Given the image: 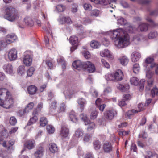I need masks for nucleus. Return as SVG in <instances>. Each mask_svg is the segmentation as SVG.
I'll return each mask as SVG.
<instances>
[{
  "label": "nucleus",
  "mask_w": 158,
  "mask_h": 158,
  "mask_svg": "<svg viewBox=\"0 0 158 158\" xmlns=\"http://www.w3.org/2000/svg\"><path fill=\"white\" fill-rule=\"evenodd\" d=\"M14 102L10 93L6 88L0 89V105L6 109L12 108Z\"/></svg>",
  "instance_id": "f257e3e1"
},
{
  "label": "nucleus",
  "mask_w": 158,
  "mask_h": 158,
  "mask_svg": "<svg viewBox=\"0 0 158 158\" xmlns=\"http://www.w3.org/2000/svg\"><path fill=\"white\" fill-rule=\"evenodd\" d=\"M114 44L119 48L127 46L130 44L129 36L125 32L124 34H123L118 39L114 40Z\"/></svg>",
  "instance_id": "f03ea898"
},
{
  "label": "nucleus",
  "mask_w": 158,
  "mask_h": 158,
  "mask_svg": "<svg viewBox=\"0 0 158 158\" xmlns=\"http://www.w3.org/2000/svg\"><path fill=\"white\" fill-rule=\"evenodd\" d=\"M4 18L10 21L13 22L19 18V14L15 8L11 6L6 8Z\"/></svg>",
  "instance_id": "7ed1b4c3"
},
{
  "label": "nucleus",
  "mask_w": 158,
  "mask_h": 158,
  "mask_svg": "<svg viewBox=\"0 0 158 158\" xmlns=\"http://www.w3.org/2000/svg\"><path fill=\"white\" fill-rule=\"evenodd\" d=\"M126 32L123 29L121 28L117 29L115 30L110 31V35L111 37L114 40V41L118 39L123 34H124Z\"/></svg>",
  "instance_id": "20e7f679"
},
{
  "label": "nucleus",
  "mask_w": 158,
  "mask_h": 158,
  "mask_svg": "<svg viewBox=\"0 0 158 158\" xmlns=\"http://www.w3.org/2000/svg\"><path fill=\"white\" fill-rule=\"evenodd\" d=\"M83 68L89 73H93L95 70L94 65L89 61L84 62Z\"/></svg>",
  "instance_id": "39448f33"
},
{
  "label": "nucleus",
  "mask_w": 158,
  "mask_h": 158,
  "mask_svg": "<svg viewBox=\"0 0 158 158\" xmlns=\"http://www.w3.org/2000/svg\"><path fill=\"white\" fill-rule=\"evenodd\" d=\"M63 93L65 98L70 99L77 92L74 89L69 88L65 89Z\"/></svg>",
  "instance_id": "423d86ee"
},
{
  "label": "nucleus",
  "mask_w": 158,
  "mask_h": 158,
  "mask_svg": "<svg viewBox=\"0 0 158 158\" xmlns=\"http://www.w3.org/2000/svg\"><path fill=\"white\" fill-rule=\"evenodd\" d=\"M69 41L73 46L70 48V51L71 52L77 48L78 44V38L75 36H71L69 38Z\"/></svg>",
  "instance_id": "0eeeda50"
},
{
  "label": "nucleus",
  "mask_w": 158,
  "mask_h": 158,
  "mask_svg": "<svg viewBox=\"0 0 158 158\" xmlns=\"http://www.w3.org/2000/svg\"><path fill=\"white\" fill-rule=\"evenodd\" d=\"M17 51L14 48L11 49L8 53V57L10 61H14L17 58Z\"/></svg>",
  "instance_id": "6e6552de"
},
{
  "label": "nucleus",
  "mask_w": 158,
  "mask_h": 158,
  "mask_svg": "<svg viewBox=\"0 0 158 158\" xmlns=\"http://www.w3.org/2000/svg\"><path fill=\"white\" fill-rule=\"evenodd\" d=\"M32 59L31 55L28 54L25 55L23 60L24 64L26 66H30L32 64Z\"/></svg>",
  "instance_id": "1a4fd4ad"
},
{
  "label": "nucleus",
  "mask_w": 158,
  "mask_h": 158,
  "mask_svg": "<svg viewBox=\"0 0 158 158\" xmlns=\"http://www.w3.org/2000/svg\"><path fill=\"white\" fill-rule=\"evenodd\" d=\"M114 80L116 81L122 80L123 77V73L121 70L119 69L113 73Z\"/></svg>",
  "instance_id": "9d476101"
},
{
  "label": "nucleus",
  "mask_w": 158,
  "mask_h": 158,
  "mask_svg": "<svg viewBox=\"0 0 158 158\" xmlns=\"http://www.w3.org/2000/svg\"><path fill=\"white\" fill-rule=\"evenodd\" d=\"M153 73L150 70H148L146 72V77L148 79V86H150L153 84V80L152 79V76Z\"/></svg>",
  "instance_id": "9b49d317"
},
{
  "label": "nucleus",
  "mask_w": 158,
  "mask_h": 158,
  "mask_svg": "<svg viewBox=\"0 0 158 158\" xmlns=\"http://www.w3.org/2000/svg\"><path fill=\"white\" fill-rule=\"evenodd\" d=\"M141 57L140 54L138 52L135 51L131 54V59L132 62H136L139 60Z\"/></svg>",
  "instance_id": "f8f14e48"
},
{
  "label": "nucleus",
  "mask_w": 158,
  "mask_h": 158,
  "mask_svg": "<svg viewBox=\"0 0 158 158\" xmlns=\"http://www.w3.org/2000/svg\"><path fill=\"white\" fill-rule=\"evenodd\" d=\"M85 125H88L87 130L88 132H90L94 130L95 128V125L94 123L91 122L89 120L85 122Z\"/></svg>",
  "instance_id": "ddd939ff"
},
{
  "label": "nucleus",
  "mask_w": 158,
  "mask_h": 158,
  "mask_svg": "<svg viewBox=\"0 0 158 158\" xmlns=\"http://www.w3.org/2000/svg\"><path fill=\"white\" fill-rule=\"evenodd\" d=\"M116 114V111L114 110L107 111L105 114L106 118L109 119H112Z\"/></svg>",
  "instance_id": "4468645a"
},
{
  "label": "nucleus",
  "mask_w": 158,
  "mask_h": 158,
  "mask_svg": "<svg viewBox=\"0 0 158 158\" xmlns=\"http://www.w3.org/2000/svg\"><path fill=\"white\" fill-rule=\"evenodd\" d=\"M84 62H82L79 60H77L74 61L72 63V65L73 67L78 70H80L81 68H83V63Z\"/></svg>",
  "instance_id": "2eb2a0df"
},
{
  "label": "nucleus",
  "mask_w": 158,
  "mask_h": 158,
  "mask_svg": "<svg viewBox=\"0 0 158 158\" xmlns=\"http://www.w3.org/2000/svg\"><path fill=\"white\" fill-rule=\"evenodd\" d=\"M3 68L5 72L11 74L13 72V67L10 64H5L3 67Z\"/></svg>",
  "instance_id": "dca6fc26"
},
{
  "label": "nucleus",
  "mask_w": 158,
  "mask_h": 158,
  "mask_svg": "<svg viewBox=\"0 0 158 158\" xmlns=\"http://www.w3.org/2000/svg\"><path fill=\"white\" fill-rule=\"evenodd\" d=\"M103 148L106 152L108 153L112 151L111 144L108 142H105L103 144Z\"/></svg>",
  "instance_id": "f3484780"
},
{
  "label": "nucleus",
  "mask_w": 158,
  "mask_h": 158,
  "mask_svg": "<svg viewBox=\"0 0 158 158\" xmlns=\"http://www.w3.org/2000/svg\"><path fill=\"white\" fill-rule=\"evenodd\" d=\"M77 102L80 106L81 110L82 111L84 109L85 105L86 103V101L84 98H81L78 99Z\"/></svg>",
  "instance_id": "a211bd4d"
},
{
  "label": "nucleus",
  "mask_w": 158,
  "mask_h": 158,
  "mask_svg": "<svg viewBox=\"0 0 158 158\" xmlns=\"http://www.w3.org/2000/svg\"><path fill=\"white\" fill-rule=\"evenodd\" d=\"M44 149L42 147H40L34 153V156L36 158H40L43 155Z\"/></svg>",
  "instance_id": "6ab92c4d"
},
{
  "label": "nucleus",
  "mask_w": 158,
  "mask_h": 158,
  "mask_svg": "<svg viewBox=\"0 0 158 158\" xmlns=\"http://www.w3.org/2000/svg\"><path fill=\"white\" fill-rule=\"evenodd\" d=\"M148 25L145 23H141L139 26L138 30L141 31H145L148 30Z\"/></svg>",
  "instance_id": "aec40b11"
},
{
  "label": "nucleus",
  "mask_w": 158,
  "mask_h": 158,
  "mask_svg": "<svg viewBox=\"0 0 158 158\" xmlns=\"http://www.w3.org/2000/svg\"><path fill=\"white\" fill-rule=\"evenodd\" d=\"M69 129L65 127H62L61 130L60 132V134L61 136L66 137L69 134Z\"/></svg>",
  "instance_id": "412c9836"
},
{
  "label": "nucleus",
  "mask_w": 158,
  "mask_h": 158,
  "mask_svg": "<svg viewBox=\"0 0 158 158\" xmlns=\"http://www.w3.org/2000/svg\"><path fill=\"white\" fill-rule=\"evenodd\" d=\"M37 90V88L35 86L31 85L27 88L28 93L30 95L35 94Z\"/></svg>",
  "instance_id": "4be33fe9"
},
{
  "label": "nucleus",
  "mask_w": 158,
  "mask_h": 158,
  "mask_svg": "<svg viewBox=\"0 0 158 158\" xmlns=\"http://www.w3.org/2000/svg\"><path fill=\"white\" fill-rule=\"evenodd\" d=\"M25 24L31 27L34 25V22L32 19L28 16L26 17L24 19Z\"/></svg>",
  "instance_id": "5701e85b"
},
{
  "label": "nucleus",
  "mask_w": 158,
  "mask_h": 158,
  "mask_svg": "<svg viewBox=\"0 0 158 158\" xmlns=\"http://www.w3.org/2000/svg\"><path fill=\"white\" fill-rule=\"evenodd\" d=\"M129 85L128 84L124 85H123L119 84L117 86L118 89L122 92H125L129 89Z\"/></svg>",
  "instance_id": "b1692460"
},
{
  "label": "nucleus",
  "mask_w": 158,
  "mask_h": 158,
  "mask_svg": "<svg viewBox=\"0 0 158 158\" xmlns=\"http://www.w3.org/2000/svg\"><path fill=\"white\" fill-rule=\"evenodd\" d=\"M35 143L34 140H29L25 144V146L29 149H31L34 148Z\"/></svg>",
  "instance_id": "393cba45"
},
{
  "label": "nucleus",
  "mask_w": 158,
  "mask_h": 158,
  "mask_svg": "<svg viewBox=\"0 0 158 158\" xmlns=\"http://www.w3.org/2000/svg\"><path fill=\"white\" fill-rule=\"evenodd\" d=\"M49 149L50 151L53 153L56 152L58 150L56 144L54 143H52L49 145Z\"/></svg>",
  "instance_id": "a878e982"
},
{
  "label": "nucleus",
  "mask_w": 158,
  "mask_h": 158,
  "mask_svg": "<svg viewBox=\"0 0 158 158\" xmlns=\"http://www.w3.org/2000/svg\"><path fill=\"white\" fill-rule=\"evenodd\" d=\"M100 54L102 57H106L107 58H110L111 56L109 51L107 49H105L101 52Z\"/></svg>",
  "instance_id": "bb28decb"
},
{
  "label": "nucleus",
  "mask_w": 158,
  "mask_h": 158,
  "mask_svg": "<svg viewBox=\"0 0 158 158\" xmlns=\"http://www.w3.org/2000/svg\"><path fill=\"white\" fill-rule=\"evenodd\" d=\"M84 134V131L80 128L77 129L75 131V136L77 138H79L82 137Z\"/></svg>",
  "instance_id": "cd10ccee"
},
{
  "label": "nucleus",
  "mask_w": 158,
  "mask_h": 158,
  "mask_svg": "<svg viewBox=\"0 0 158 158\" xmlns=\"http://www.w3.org/2000/svg\"><path fill=\"white\" fill-rule=\"evenodd\" d=\"M101 101V99L99 98H98L96 101L95 103L96 106H97L98 108L101 111H103L104 110L106 106L105 104H103L101 105H98V103L99 102Z\"/></svg>",
  "instance_id": "c85d7f7f"
},
{
  "label": "nucleus",
  "mask_w": 158,
  "mask_h": 158,
  "mask_svg": "<svg viewBox=\"0 0 158 158\" xmlns=\"http://www.w3.org/2000/svg\"><path fill=\"white\" fill-rule=\"evenodd\" d=\"M57 101L56 100L53 101L52 102L50 107V112H52L55 111L57 107Z\"/></svg>",
  "instance_id": "c756f323"
},
{
  "label": "nucleus",
  "mask_w": 158,
  "mask_h": 158,
  "mask_svg": "<svg viewBox=\"0 0 158 158\" xmlns=\"http://www.w3.org/2000/svg\"><path fill=\"white\" fill-rule=\"evenodd\" d=\"M119 60L122 65H127L128 63L129 60L127 57L123 56L121 58L119 59Z\"/></svg>",
  "instance_id": "7c9ffc66"
},
{
  "label": "nucleus",
  "mask_w": 158,
  "mask_h": 158,
  "mask_svg": "<svg viewBox=\"0 0 158 158\" xmlns=\"http://www.w3.org/2000/svg\"><path fill=\"white\" fill-rule=\"evenodd\" d=\"M69 117L71 120L73 122L75 123L77 121V117L73 112H72L70 113L69 115Z\"/></svg>",
  "instance_id": "2f4dec72"
},
{
  "label": "nucleus",
  "mask_w": 158,
  "mask_h": 158,
  "mask_svg": "<svg viewBox=\"0 0 158 158\" xmlns=\"http://www.w3.org/2000/svg\"><path fill=\"white\" fill-rule=\"evenodd\" d=\"M130 82L132 85H137L139 83V80L136 77H133L131 78Z\"/></svg>",
  "instance_id": "473e14b6"
},
{
  "label": "nucleus",
  "mask_w": 158,
  "mask_h": 158,
  "mask_svg": "<svg viewBox=\"0 0 158 158\" xmlns=\"http://www.w3.org/2000/svg\"><path fill=\"white\" fill-rule=\"evenodd\" d=\"M153 58L152 57H148L145 60V63L144 66L147 68L148 64H150L153 62Z\"/></svg>",
  "instance_id": "72a5a7b5"
},
{
  "label": "nucleus",
  "mask_w": 158,
  "mask_h": 158,
  "mask_svg": "<svg viewBox=\"0 0 158 158\" xmlns=\"http://www.w3.org/2000/svg\"><path fill=\"white\" fill-rule=\"evenodd\" d=\"M90 46L94 48H97L100 46V44L98 41L93 40L90 43Z\"/></svg>",
  "instance_id": "f704fd0d"
},
{
  "label": "nucleus",
  "mask_w": 158,
  "mask_h": 158,
  "mask_svg": "<svg viewBox=\"0 0 158 158\" xmlns=\"http://www.w3.org/2000/svg\"><path fill=\"white\" fill-rule=\"evenodd\" d=\"M25 72V69L24 66H20L19 67L18 69V73L19 74L22 75L24 74Z\"/></svg>",
  "instance_id": "c9c22d12"
},
{
  "label": "nucleus",
  "mask_w": 158,
  "mask_h": 158,
  "mask_svg": "<svg viewBox=\"0 0 158 158\" xmlns=\"http://www.w3.org/2000/svg\"><path fill=\"white\" fill-rule=\"evenodd\" d=\"M98 112L95 110H94L92 111L90 114V119L92 120L95 119L98 116Z\"/></svg>",
  "instance_id": "e433bc0d"
},
{
  "label": "nucleus",
  "mask_w": 158,
  "mask_h": 158,
  "mask_svg": "<svg viewBox=\"0 0 158 158\" xmlns=\"http://www.w3.org/2000/svg\"><path fill=\"white\" fill-rule=\"evenodd\" d=\"M93 145L94 149L96 150L99 149L101 145L100 142L98 140L94 141L93 142Z\"/></svg>",
  "instance_id": "4c0bfd02"
},
{
  "label": "nucleus",
  "mask_w": 158,
  "mask_h": 158,
  "mask_svg": "<svg viewBox=\"0 0 158 158\" xmlns=\"http://www.w3.org/2000/svg\"><path fill=\"white\" fill-rule=\"evenodd\" d=\"M38 120V118L36 116L34 115L33 117L31 118L27 124V125H30L32 124H33L35 123Z\"/></svg>",
  "instance_id": "58836bf2"
},
{
  "label": "nucleus",
  "mask_w": 158,
  "mask_h": 158,
  "mask_svg": "<svg viewBox=\"0 0 158 158\" xmlns=\"http://www.w3.org/2000/svg\"><path fill=\"white\" fill-rule=\"evenodd\" d=\"M133 72L135 73H138L140 70V67L139 64H135L133 67Z\"/></svg>",
  "instance_id": "ea45409f"
},
{
  "label": "nucleus",
  "mask_w": 158,
  "mask_h": 158,
  "mask_svg": "<svg viewBox=\"0 0 158 158\" xmlns=\"http://www.w3.org/2000/svg\"><path fill=\"white\" fill-rule=\"evenodd\" d=\"M48 121L46 118L45 117L41 118L40 120V124L41 126H45L47 123Z\"/></svg>",
  "instance_id": "a19ab883"
},
{
  "label": "nucleus",
  "mask_w": 158,
  "mask_h": 158,
  "mask_svg": "<svg viewBox=\"0 0 158 158\" xmlns=\"http://www.w3.org/2000/svg\"><path fill=\"white\" fill-rule=\"evenodd\" d=\"M151 93L152 98L155 96H158V89L156 87L153 88L151 90Z\"/></svg>",
  "instance_id": "79ce46f5"
},
{
  "label": "nucleus",
  "mask_w": 158,
  "mask_h": 158,
  "mask_svg": "<svg viewBox=\"0 0 158 158\" xmlns=\"http://www.w3.org/2000/svg\"><path fill=\"white\" fill-rule=\"evenodd\" d=\"M158 35V34L156 31H153L151 32L148 35V37L150 39H152L156 37Z\"/></svg>",
  "instance_id": "37998d69"
},
{
  "label": "nucleus",
  "mask_w": 158,
  "mask_h": 158,
  "mask_svg": "<svg viewBox=\"0 0 158 158\" xmlns=\"http://www.w3.org/2000/svg\"><path fill=\"white\" fill-rule=\"evenodd\" d=\"M46 129L48 132L49 134H52L55 131L54 128L52 126L50 125L47 126Z\"/></svg>",
  "instance_id": "c03bdc74"
},
{
  "label": "nucleus",
  "mask_w": 158,
  "mask_h": 158,
  "mask_svg": "<svg viewBox=\"0 0 158 158\" xmlns=\"http://www.w3.org/2000/svg\"><path fill=\"white\" fill-rule=\"evenodd\" d=\"M56 8L57 10V11L59 12H63L65 9V6L61 4L57 5L56 7Z\"/></svg>",
  "instance_id": "a18cd8bd"
},
{
  "label": "nucleus",
  "mask_w": 158,
  "mask_h": 158,
  "mask_svg": "<svg viewBox=\"0 0 158 158\" xmlns=\"http://www.w3.org/2000/svg\"><path fill=\"white\" fill-rule=\"evenodd\" d=\"M138 111L134 110H132L128 111L126 114V115L128 117H130L131 116L133 115L134 113H137Z\"/></svg>",
  "instance_id": "49530a36"
},
{
  "label": "nucleus",
  "mask_w": 158,
  "mask_h": 158,
  "mask_svg": "<svg viewBox=\"0 0 158 158\" xmlns=\"http://www.w3.org/2000/svg\"><path fill=\"white\" fill-rule=\"evenodd\" d=\"M66 109L65 105L64 103H62L60 105L59 107V113H63L65 111Z\"/></svg>",
  "instance_id": "de8ad7c7"
},
{
  "label": "nucleus",
  "mask_w": 158,
  "mask_h": 158,
  "mask_svg": "<svg viewBox=\"0 0 158 158\" xmlns=\"http://www.w3.org/2000/svg\"><path fill=\"white\" fill-rule=\"evenodd\" d=\"M34 71L35 69L33 67H30L27 71V76L29 77L31 76Z\"/></svg>",
  "instance_id": "09e8293b"
},
{
  "label": "nucleus",
  "mask_w": 158,
  "mask_h": 158,
  "mask_svg": "<svg viewBox=\"0 0 158 158\" xmlns=\"http://www.w3.org/2000/svg\"><path fill=\"white\" fill-rule=\"evenodd\" d=\"M146 19L150 23V25L152 27H156L158 26V23H155L149 17H147L146 18Z\"/></svg>",
  "instance_id": "8fccbe9b"
},
{
  "label": "nucleus",
  "mask_w": 158,
  "mask_h": 158,
  "mask_svg": "<svg viewBox=\"0 0 158 158\" xmlns=\"http://www.w3.org/2000/svg\"><path fill=\"white\" fill-rule=\"evenodd\" d=\"M105 77L107 81L114 80L113 73L107 74L105 75Z\"/></svg>",
  "instance_id": "3c124183"
},
{
  "label": "nucleus",
  "mask_w": 158,
  "mask_h": 158,
  "mask_svg": "<svg viewBox=\"0 0 158 158\" xmlns=\"http://www.w3.org/2000/svg\"><path fill=\"white\" fill-rule=\"evenodd\" d=\"M83 7L85 10L90 11L92 9V6L89 3H85L83 5Z\"/></svg>",
  "instance_id": "603ef678"
},
{
  "label": "nucleus",
  "mask_w": 158,
  "mask_h": 158,
  "mask_svg": "<svg viewBox=\"0 0 158 158\" xmlns=\"http://www.w3.org/2000/svg\"><path fill=\"white\" fill-rule=\"evenodd\" d=\"M91 139V137L88 134H85L83 138V140L85 142H89Z\"/></svg>",
  "instance_id": "864d4df0"
},
{
  "label": "nucleus",
  "mask_w": 158,
  "mask_h": 158,
  "mask_svg": "<svg viewBox=\"0 0 158 158\" xmlns=\"http://www.w3.org/2000/svg\"><path fill=\"white\" fill-rule=\"evenodd\" d=\"M58 62H59L62 66L63 69H64L65 68L66 65L65 62L63 58H60V59L57 60Z\"/></svg>",
  "instance_id": "5fc2aeb1"
},
{
  "label": "nucleus",
  "mask_w": 158,
  "mask_h": 158,
  "mask_svg": "<svg viewBox=\"0 0 158 158\" xmlns=\"http://www.w3.org/2000/svg\"><path fill=\"white\" fill-rule=\"evenodd\" d=\"M17 123V120L15 117L12 116L10 117V123L11 125H14Z\"/></svg>",
  "instance_id": "6e6d98bb"
},
{
  "label": "nucleus",
  "mask_w": 158,
  "mask_h": 158,
  "mask_svg": "<svg viewBox=\"0 0 158 158\" xmlns=\"http://www.w3.org/2000/svg\"><path fill=\"white\" fill-rule=\"evenodd\" d=\"M34 103L32 102H31L29 103L27 105V106H26L25 108L26 110H27V112L28 111V110H31L33 108L34 106Z\"/></svg>",
  "instance_id": "4d7b16f0"
},
{
  "label": "nucleus",
  "mask_w": 158,
  "mask_h": 158,
  "mask_svg": "<svg viewBox=\"0 0 158 158\" xmlns=\"http://www.w3.org/2000/svg\"><path fill=\"white\" fill-rule=\"evenodd\" d=\"M125 23V21L123 18H120L117 20V23L118 25H124Z\"/></svg>",
  "instance_id": "13d9d810"
},
{
  "label": "nucleus",
  "mask_w": 158,
  "mask_h": 158,
  "mask_svg": "<svg viewBox=\"0 0 158 158\" xmlns=\"http://www.w3.org/2000/svg\"><path fill=\"white\" fill-rule=\"evenodd\" d=\"M80 118L83 121H84L85 124V122L87 121L88 120L87 119V117L86 115L83 113H82L80 114Z\"/></svg>",
  "instance_id": "bf43d9fd"
},
{
  "label": "nucleus",
  "mask_w": 158,
  "mask_h": 158,
  "mask_svg": "<svg viewBox=\"0 0 158 158\" xmlns=\"http://www.w3.org/2000/svg\"><path fill=\"white\" fill-rule=\"evenodd\" d=\"M136 28L132 26H130L127 27V31L130 33H133L136 30Z\"/></svg>",
  "instance_id": "052dcab7"
},
{
  "label": "nucleus",
  "mask_w": 158,
  "mask_h": 158,
  "mask_svg": "<svg viewBox=\"0 0 158 158\" xmlns=\"http://www.w3.org/2000/svg\"><path fill=\"white\" fill-rule=\"evenodd\" d=\"M101 62L102 64L106 68H109L110 67V65L104 59H102L101 60Z\"/></svg>",
  "instance_id": "680f3d73"
},
{
  "label": "nucleus",
  "mask_w": 158,
  "mask_h": 158,
  "mask_svg": "<svg viewBox=\"0 0 158 158\" xmlns=\"http://www.w3.org/2000/svg\"><path fill=\"white\" fill-rule=\"evenodd\" d=\"M100 13V11L97 9H95L92 10L91 13V15L95 16H98Z\"/></svg>",
  "instance_id": "e2e57ef3"
},
{
  "label": "nucleus",
  "mask_w": 158,
  "mask_h": 158,
  "mask_svg": "<svg viewBox=\"0 0 158 158\" xmlns=\"http://www.w3.org/2000/svg\"><path fill=\"white\" fill-rule=\"evenodd\" d=\"M140 38L139 36H135L133 38V41L134 44H137L140 41Z\"/></svg>",
  "instance_id": "0e129e2a"
},
{
  "label": "nucleus",
  "mask_w": 158,
  "mask_h": 158,
  "mask_svg": "<svg viewBox=\"0 0 158 158\" xmlns=\"http://www.w3.org/2000/svg\"><path fill=\"white\" fill-rule=\"evenodd\" d=\"M83 54L84 57L86 59H88L90 57V55L88 51H84L83 52Z\"/></svg>",
  "instance_id": "69168bd1"
},
{
  "label": "nucleus",
  "mask_w": 158,
  "mask_h": 158,
  "mask_svg": "<svg viewBox=\"0 0 158 158\" xmlns=\"http://www.w3.org/2000/svg\"><path fill=\"white\" fill-rule=\"evenodd\" d=\"M90 93L94 97H97L98 95V92L94 89H91Z\"/></svg>",
  "instance_id": "338daca9"
},
{
  "label": "nucleus",
  "mask_w": 158,
  "mask_h": 158,
  "mask_svg": "<svg viewBox=\"0 0 158 158\" xmlns=\"http://www.w3.org/2000/svg\"><path fill=\"white\" fill-rule=\"evenodd\" d=\"M112 91V90L110 87H107L105 89L104 91V94L105 95H106L110 93Z\"/></svg>",
  "instance_id": "774afa93"
}]
</instances>
